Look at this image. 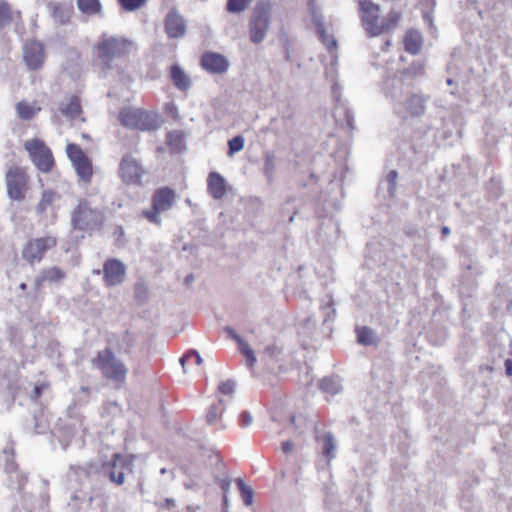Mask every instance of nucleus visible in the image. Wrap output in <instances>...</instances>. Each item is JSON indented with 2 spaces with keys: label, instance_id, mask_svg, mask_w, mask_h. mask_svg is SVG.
Returning a JSON list of instances; mask_svg holds the SVG:
<instances>
[{
  "label": "nucleus",
  "instance_id": "4",
  "mask_svg": "<svg viewBox=\"0 0 512 512\" xmlns=\"http://www.w3.org/2000/svg\"><path fill=\"white\" fill-rule=\"evenodd\" d=\"M93 363L100 369L106 379L119 384H124L126 381L128 368L115 356L111 349L106 348L99 351Z\"/></svg>",
  "mask_w": 512,
  "mask_h": 512
},
{
  "label": "nucleus",
  "instance_id": "47",
  "mask_svg": "<svg viewBox=\"0 0 512 512\" xmlns=\"http://www.w3.org/2000/svg\"><path fill=\"white\" fill-rule=\"evenodd\" d=\"M253 418L249 412H243L240 415V425L242 427H248L252 424Z\"/></svg>",
  "mask_w": 512,
  "mask_h": 512
},
{
  "label": "nucleus",
  "instance_id": "32",
  "mask_svg": "<svg viewBox=\"0 0 512 512\" xmlns=\"http://www.w3.org/2000/svg\"><path fill=\"white\" fill-rule=\"evenodd\" d=\"M56 198V193L53 190H44L42 192L40 201L36 205V212L38 215H44L47 208L53 203Z\"/></svg>",
  "mask_w": 512,
  "mask_h": 512
},
{
  "label": "nucleus",
  "instance_id": "35",
  "mask_svg": "<svg viewBox=\"0 0 512 512\" xmlns=\"http://www.w3.org/2000/svg\"><path fill=\"white\" fill-rule=\"evenodd\" d=\"M374 337L375 332L366 326L357 329V340L360 344L371 345Z\"/></svg>",
  "mask_w": 512,
  "mask_h": 512
},
{
  "label": "nucleus",
  "instance_id": "30",
  "mask_svg": "<svg viewBox=\"0 0 512 512\" xmlns=\"http://www.w3.org/2000/svg\"><path fill=\"white\" fill-rule=\"evenodd\" d=\"M339 116V122H346L350 130L355 129L354 115L352 111L344 104L339 103V107L336 109L335 117Z\"/></svg>",
  "mask_w": 512,
  "mask_h": 512
},
{
  "label": "nucleus",
  "instance_id": "45",
  "mask_svg": "<svg viewBox=\"0 0 512 512\" xmlns=\"http://www.w3.org/2000/svg\"><path fill=\"white\" fill-rule=\"evenodd\" d=\"M397 177H398V173H397V171H395V170H391V171L387 174V182H388V184H389V187H388V193H389L390 195H393V194H394V192H395Z\"/></svg>",
  "mask_w": 512,
  "mask_h": 512
},
{
  "label": "nucleus",
  "instance_id": "26",
  "mask_svg": "<svg viewBox=\"0 0 512 512\" xmlns=\"http://www.w3.org/2000/svg\"><path fill=\"white\" fill-rule=\"evenodd\" d=\"M185 135L180 130H174L167 135V145L172 151L181 152L185 149Z\"/></svg>",
  "mask_w": 512,
  "mask_h": 512
},
{
  "label": "nucleus",
  "instance_id": "18",
  "mask_svg": "<svg viewBox=\"0 0 512 512\" xmlns=\"http://www.w3.org/2000/svg\"><path fill=\"white\" fill-rule=\"evenodd\" d=\"M226 180L218 172H210L207 178L208 192L214 199H222L226 194Z\"/></svg>",
  "mask_w": 512,
  "mask_h": 512
},
{
  "label": "nucleus",
  "instance_id": "53",
  "mask_svg": "<svg viewBox=\"0 0 512 512\" xmlns=\"http://www.w3.org/2000/svg\"><path fill=\"white\" fill-rule=\"evenodd\" d=\"M327 75L331 77L332 81H335L336 71L334 70V68H331V70L327 72Z\"/></svg>",
  "mask_w": 512,
  "mask_h": 512
},
{
  "label": "nucleus",
  "instance_id": "63",
  "mask_svg": "<svg viewBox=\"0 0 512 512\" xmlns=\"http://www.w3.org/2000/svg\"><path fill=\"white\" fill-rule=\"evenodd\" d=\"M83 137H84V138H89V135H87V134H83Z\"/></svg>",
  "mask_w": 512,
  "mask_h": 512
},
{
  "label": "nucleus",
  "instance_id": "43",
  "mask_svg": "<svg viewBox=\"0 0 512 512\" xmlns=\"http://www.w3.org/2000/svg\"><path fill=\"white\" fill-rule=\"evenodd\" d=\"M121 7L128 12L135 11L142 7L147 0H118Z\"/></svg>",
  "mask_w": 512,
  "mask_h": 512
},
{
  "label": "nucleus",
  "instance_id": "12",
  "mask_svg": "<svg viewBox=\"0 0 512 512\" xmlns=\"http://www.w3.org/2000/svg\"><path fill=\"white\" fill-rule=\"evenodd\" d=\"M134 460V455L121 456L118 453L113 454V462L106 467L110 480L118 485L123 484L125 473L133 472Z\"/></svg>",
  "mask_w": 512,
  "mask_h": 512
},
{
  "label": "nucleus",
  "instance_id": "49",
  "mask_svg": "<svg viewBox=\"0 0 512 512\" xmlns=\"http://www.w3.org/2000/svg\"><path fill=\"white\" fill-rule=\"evenodd\" d=\"M293 449H294V443L292 441H284L282 443V451L284 453H286V454L290 453L293 451Z\"/></svg>",
  "mask_w": 512,
  "mask_h": 512
},
{
  "label": "nucleus",
  "instance_id": "21",
  "mask_svg": "<svg viewBox=\"0 0 512 512\" xmlns=\"http://www.w3.org/2000/svg\"><path fill=\"white\" fill-rule=\"evenodd\" d=\"M48 8L54 21L61 25L68 23L73 13V8L70 5L60 3H50Z\"/></svg>",
  "mask_w": 512,
  "mask_h": 512
},
{
  "label": "nucleus",
  "instance_id": "58",
  "mask_svg": "<svg viewBox=\"0 0 512 512\" xmlns=\"http://www.w3.org/2000/svg\"><path fill=\"white\" fill-rule=\"evenodd\" d=\"M295 420H296L295 416H291V418H290L291 424H293L296 427Z\"/></svg>",
  "mask_w": 512,
  "mask_h": 512
},
{
  "label": "nucleus",
  "instance_id": "41",
  "mask_svg": "<svg viewBox=\"0 0 512 512\" xmlns=\"http://www.w3.org/2000/svg\"><path fill=\"white\" fill-rule=\"evenodd\" d=\"M275 171V156L266 153L264 157V174L268 181L271 182Z\"/></svg>",
  "mask_w": 512,
  "mask_h": 512
},
{
  "label": "nucleus",
  "instance_id": "55",
  "mask_svg": "<svg viewBox=\"0 0 512 512\" xmlns=\"http://www.w3.org/2000/svg\"><path fill=\"white\" fill-rule=\"evenodd\" d=\"M441 232L443 235H448L450 233V229L447 226H444Z\"/></svg>",
  "mask_w": 512,
  "mask_h": 512
},
{
  "label": "nucleus",
  "instance_id": "22",
  "mask_svg": "<svg viewBox=\"0 0 512 512\" xmlns=\"http://www.w3.org/2000/svg\"><path fill=\"white\" fill-rule=\"evenodd\" d=\"M423 44L422 34L415 29H410L404 37V47L405 50L412 54L416 55L420 52Z\"/></svg>",
  "mask_w": 512,
  "mask_h": 512
},
{
  "label": "nucleus",
  "instance_id": "2",
  "mask_svg": "<svg viewBox=\"0 0 512 512\" xmlns=\"http://www.w3.org/2000/svg\"><path fill=\"white\" fill-rule=\"evenodd\" d=\"M273 3L269 0H258L252 10L249 21L251 42L259 44L264 41L271 24Z\"/></svg>",
  "mask_w": 512,
  "mask_h": 512
},
{
  "label": "nucleus",
  "instance_id": "33",
  "mask_svg": "<svg viewBox=\"0 0 512 512\" xmlns=\"http://www.w3.org/2000/svg\"><path fill=\"white\" fill-rule=\"evenodd\" d=\"M253 0H227L226 10L232 14H240L251 5Z\"/></svg>",
  "mask_w": 512,
  "mask_h": 512
},
{
  "label": "nucleus",
  "instance_id": "64",
  "mask_svg": "<svg viewBox=\"0 0 512 512\" xmlns=\"http://www.w3.org/2000/svg\"><path fill=\"white\" fill-rule=\"evenodd\" d=\"M510 347H511V353H512V340H511V343H510Z\"/></svg>",
  "mask_w": 512,
  "mask_h": 512
},
{
  "label": "nucleus",
  "instance_id": "61",
  "mask_svg": "<svg viewBox=\"0 0 512 512\" xmlns=\"http://www.w3.org/2000/svg\"><path fill=\"white\" fill-rule=\"evenodd\" d=\"M390 45H391V41H390V40H386V42H385V46H386V47H388V46H390Z\"/></svg>",
  "mask_w": 512,
  "mask_h": 512
},
{
  "label": "nucleus",
  "instance_id": "7",
  "mask_svg": "<svg viewBox=\"0 0 512 512\" xmlns=\"http://www.w3.org/2000/svg\"><path fill=\"white\" fill-rule=\"evenodd\" d=\"M123 126L138 130H155L158 127L156 114L138 108H125L119 114Z\"/></svg>",
  "mask_w": 512,
  "mask_h": 512
},
{
  "label": "nucleus",
  "instance_id": "54",
  "mask_svg": "<svg viewBox=\"0 0 512 512\" xmlns=\"http://www.w3.org/2000/svg\"><path fill=\"white\" fill-rule=\"evenodd\" d=\"M228 494H224L223 495V508L224 509H227L228 508Z\"/></svg>",
  "mask_w": 512,
  "mask_h": 512
},
{
  "label": "nucleus",
  "instance_id": "59",
  "mask_svg": "<svg viewBox=\"0 0 512 512\" xmlns=\"http://www.w3.org/2000/svg\"><path fill=\"white\" fill-rule=\"evenodd\" d=\"M165 501H166L167 504H173L174 503V500H172V499H166Z\"/></svg>",
  "mask_w": 512,
  "mask_h": 512
},
{
  "label": "nucleus",
  "instance_id": "48",
  "mask_svg": "<svg viewBox=\"0 0 512 512\" xmlns=\"http://www.w3.org/2000/svg\"><path fill=\"white\" fill-rule=\"evenodd\" d=\"M220 487L224 494H228L231 486V479L228 476H225L223 479L219 480Z\"/></svg>",
  "mask_w": 512,
  "mask_h": 512
},
{
  "label": "nucleus",
  "instance_id": "8",
  "mask_svg": "<svg viewBox=\"0 0 512 512\" xmlns=\"http://www.w3.org/2000/svg\"><path fill=\"white\" fill-rule=\"evenodd\" d=\"M56 245L57 239L51 235L33 238L23 247L22 258L30 265L40 263L46 251L54 248Z\"/></svg>",
  "mask_w": 512,
  "mask_h": 512
},
{
  "label": "nucleus",
  "instance_id": "42",
  "mask_svg": "<svg viewBox=\"0 0 512 512\" xmlns=\"http://www.w3.org/2000/svg\"><path fill=\"white\" fill-rule=\"evenodd\" d=\"M245 139L241 135H237L228 141V155L233 156L244 148Z\"/></svg>",
  "mask_w": 512,
  "mask_h": 512
},
{
  "label": "nucleus",
  "instance_id": "14",
  "mask_svg": "<svg viewBox=\"0 0 512 512\" xmlns=\"http://www.w3.org/2000/svg\"><path fill=\"white\" fill-rule=\"evenodd\" d=\"M23 60L31 70L40 68L44 61V48L42 43L30 40L23 46Z\"/></svg>",
  "mask_w": 512,
  "mask_h": 512
},
{
  "label": "nucleus",
  "instance_id": "44",
  "mask_svg": "<svg viewBox=\"0 0 512 512\" xmlns=\"http://www.w3.org/2000/svg\"><path fill=\"white\" fill-rule=\"evenodd\" d=\"M236 388V383L234 380H226L219 384L218 390L222 395L225 396H233Z\"/></svg>",
  "mask_w": 512,
  "mask_h": 512
},
{
  "label": "nucleus",
  "instance_id": "34",
  "mask_svg": "<svg viewBox=\"0 0 512 512\" xmlns=\"http://www.w3.org/2000/svg\"><path fill=\"white\" fill-rule=\"evenodd\" d=\"M225 410L223 399H219L217 404L211 405L207 414L206 420L209 424H214L218 415H221Z\"/></svg>",
  "mask_w": 512,
  "mask_h": 512
},
{
  "label": "nucleus",
  "instance_id": "24",
  "mask_svg": "<svg viewBox=\"0 0 512 512\" xmlns=\"http://www.w3.org/2000/svg\"><path fill=\"white\" fill-rule=\"evenodd\" d=\"M77 8L86 16L101 15L102 12L100 0H77Z\"/></svg>",
  "mask_w": 512,
  "mask_h": 512
},
{
  "label": "nucleus",
  "instance_id": "20",
  "mask_svg": "<svg viewBox=\"0 0 512 512\" xmlns=\"http://www.w3.org/2000/svg\"><path fill=\"white\" fill-rule=\"evenodd\" d=\"M64 278L65 272L61 268L53 266L43 269L40 272L36 278L35 285L37 288H40L45 282L56 283L62 281Z\"/></svg>",
  "mask_w": 512,
  "mask_h": 512
},
{
  "label": "nucleus",
  "instance_id": "5",
  "mask_svg": "<svg viewBox=\"0 0 512 512\" xmlns=\"http://www.w3.org/2000/svg\"><path fill=\"white\" fill-rule=\"evenodd\" d=\"M177 201V193L175 190L169 187H160L156 189L152 195V205L151 209L144 210L142 212L143 217H145L150 223L155 225H161V213L169 211L174 207Z\"/></svg>",
  "mask_w": 512,
  "mask_h": 512
},
{
  "label": "nucleus",
  "instance_id": "16",
  "mask_svg": "<svg viewBox=\"0 0 512 512\" xmlns=\"http://www.w3.org/2000/svg\"><path fill=\"white\" fill-rule=\"evenodd\" d=\"M164 25L169 38L178 39L186 34V21L176 9L167 14Z\"/></svg>",
  "mask_w": 512,
  "mask_h": 512
},
{
  "label": "nucleus",
  "instance_id": "15",
  "mask_svg": "<svg viewBox=\"0 0 512 512\" xmlns=\"http://www.w3.org/2000/svg\"><path fill=\"white\" fill-rule=\"evenodd\" d=\"M202 68L210 74H224L229 68L227 58L217 52H205L201 57Z\"/></svg>",
  "mask_w": 512,
  "mask_h": 512
},
{
  "label": "nucleus",
  "instance_id": "23",
  "mask_svg": "<svg viewBox=\"0 0 512 512\" xmlns=\"http://www.w3.org/2000/svg\"><path fill=\"white\" fill-rule=\"evenodd\" d=\"M170 77L175 87L181 91H185L191 86L189 77L178 64L171 66Z\"/></svg>",
  "mask_w": 512,
  "mask_h": 512
},
{
  "label": "nucleus",
  "instance_id": "37",
  "mask_svg": "<svg viewBox=\"0 0 512 512\" xmlns=\"http://www.w3.org/2000/svg\"><path fill=\"white\" fill-rule=\"evenodd\" d=\"M336 440L332 433H327L324 438L323 454L332 459L335 457Z\"/></svg>",
  "mask_w": 512,
  "mask_h": 512
},
{
  "label": "nucleus",
  "instance_id": "9",
  "mask_svg": "<svg viewBox=\"0 0 512 512\" xmlns=\"http://www.w3.org/2000/svg\"><path fill=\"white\" fill-rule=\"evenodd\" d=\"M25 148L35 166L42 172H49L54 164L51 150L39 139H33L25 143Z\"/></svg>",
  "mask_w": 512,
  "mask_h": 512
},
{
  "label": "nucleus",
  "instance_id": "56",
  "mask_svg": "<svg viewBox=\"0 0 512 512\" xmlns=\"http://www.w3.org/2000/svg\"><path fill=\"white\" fill-rule=\"evenodd\" d=\"M194 280V277L192 275H188L185 278V281L187 284L191 283Z\"/></svg>",
  "mask_w": 512,
  "mask_h": 512
},
{
  "label": "nucleus",
  "instance_id": "25",
  "mask_svg": "<svg viewBox=\"0 0 512 512\" xmlns=\"http://www.w3.org/2000/svg\"><path fill=\"white\" fill-rule=\"evenodd\" d=\"M385 92L389 95L394 103L399 100L403 91V81L401 78H388L384 82Z\"/></svg>",
  "mask_w": 512,
  "mask_h": 512
},
{
  "label": "nucleus",
  "instance_id": "11",
  "mask_svg": "<svg viewBox=\"0 0 512 512\" xmlns=\"http://www.w3.org/2000/svg\"><path fill=\"white\" fill-rule=\"evenodd\" d=\"M426 97L422 94H411L404 102L394 103L395 113L403 119L420 117L426 109Z\"/></svg>",
  "mask_w": 512,
  "mask_h": 512
},
{
  "label": "nucleus",
  "instance_id": "36",
  "mask_svg": "<svg viewBox=\"0 0 512 512\" xmlns=\"http://www.w3.org/2000/svg\"><path fill=\"white\" fill-rule=\"evenodd\" d=\"M66 153L71 160L72 164L86 158L87 156L84 154L83 150L80 148V146L68 143L66 146Z\"/></svg>",
  "mask_w": 512,
  "mask_h": 512
},
{
  "label": "nucleus",
  "instance_id": "52",
  "mask_svg": "<svg viewBox=\"0 0 512 512\" xmlns=\"http://www.w3.org/2000/svg\"><path fill=\"white\" fill-rule=\"evenodd\" d=\"M225 331L229 334V336L234 339L235 341H238L239 338H241L236 332L234 329H232L231 327H226L225 328Z\"/></svg>",
  "mask_w": 512,
  "mask_h": 512
},
{
  "label": "nucleus",
  "instance_id": "10",
  "mask_svg": "<svg viewBox=\"0 0 512 512\" xmlns=\"http://www.w3.org/2000/svg\"><path fill=\"white\" fill-rule=\"evenodd\" d=\"M7 194L10 199L21 201L25 197L27 189V175L21 167H10L5 176Z\"/></svg>",
  "mask_w": 512,
  "mask_h": 512
},
{
  "label": "nucleus",
  "instance_id": "40",
  "mask_svg": "<svg viewBox=\"0 0 512 512\" xmlns=\"http://www.w3.org/2000/svg\"><path fill=\"white\" fill-rule=\"evenodd\" d=\"M236 342L241 352L246 356L249 366H253V364L256 362V356L254 354V351L250 348L249 344L243 338H239L238 341Z\"/></svg>",
  "mask_w": 512,
  "mask_h": 512
},
{
  "label": "nucleus",
  "instance_id": "31",
  "mask_svg": "<svg viewBox=\"0 0 512 512\" xmlns=\"http://www.w3.org/2000/svg\"><path fill=\"white\" fill-rule=\"evenodd\" d=\"M320 388L323 392L330 395H336L342 391V385L338 378L326 377L320 382Z\"/></svg>",
  "mask_w": 512,
  "mask_h": 512
},
{
  "label": "nucleus",
  "instance_id": "1",
  "mask_svg": "<svg viewBox=\"0 0 512 512\" xmlns=\"http://www.w3.org/2000/svg\"><path fill=\"white\" fill-rule=\"evenodd\" d=\"M358 13L364 31L371 38L391 33L400 20L396 10L382 15L381 6L371 0H358Z\"/></svg>",
  "mask_w": 512,
  "mask_h": 512
},
{
  "label": "nucleus",
  "instance_id": "60",
  "mask_svg": "<svg viewBox=\"0 0 512 512\" xmlns=\"http://www.w3.org/2000/svg\"><path fill=\"white\" fill-rule=\"evenodd\" d=\"M81 391L82 392H88V387H85V386L81 387Z\"/></svg>",
  "mask_w": 512,
  "mask_h": 512
},
{
  "label": "nucleus",
  "instance_id": "62",
  "mask_svg": "<svg viewBox=\"0 0 512 512\" xmlns=\"http://www.w3.org/2000/svg\"><path fill=\"white\" fill-rule=\"evenodd\" d=\"M166 472H167L166 468H162V469L160 470V473H161V474H165Z\"/></svg>",
  "mask_w": 512,
  "mask_h": 512
},
{
  "label": "nucleus",
  "instance_id": "29",
  "mask_svg": "<svg viewBox=\"0 0 512 512\" xmlns=\"http://www.w3.org/2000/svg\"><path fill=\"white\" fill-rule=\"evenodd\" d=\"M78 176L84 182H89L92 177V165L89 159L86 157L73 164Z\"/></svg>",
  "mask_w": 512,
  "mask_h": 512
},
{
  "label": "nucleus",
  "instance_id": "6",
  "mask_svg": "<svg viewBox=\"0 0 512 512\" xmlns=\"http://www.w3.org/2000/svg\"><path fill=\"white\" fill-rule=\"evenodd\" d=\"M134 47V42L124 37H109L102 39L97 45L99 59L106 66L115 58L126 56Z\"/></svg>",
  "mask_w": 512,
  "mask_h": 512
},
{
  "label": "nucleus",
  "instance_id": "19",
  "mask_svg": "<svg viewBox=\"0 0 512 512\" xmlns=\"http://www.w3.org/2000/svg\"><path fill=\"white\" fill-rule=\"evenodd\" d=\"M313 23L317 29L318 35L322 43L328 50H333L337 46V42L333 35H330L324 26L323 18L320 14H317L314 8H312Z\"/></svg>",
  "mask_w": 512,
  "mask_h": 512
},
{
  "label": "nucleus",
  "instance_id": "46",
  "mask_svg": "<svg viewBox=\"0 0 512 512\" xmlns=\"http://www.w3.org/2000/svg\"><path fill=\"white\" fill-rule=\"evenodd\" d=\"M190 358H194L197 365H201L203 362L201 355L196 350H190L184 357L180 359V363L183 368L185 365V361Z\"/></svg>",
  "mask_w": 512,
  "mask_h": 512
},
{
  "label": "nucleus",
  "instance_id": "3",
  "mask_svg": "<svg viewBox=\"0 0 512 512\" xmlns=\"http://www.w3.org/2000/svg\"><path fill=\"white\" fill-rule=\"evenodd\" d=\"M71 226L73 230L92 231L103 223V214L93 208L86 200H79L77 206L71 211Z\"/></svg>",
  "mask_w": 512,
  "mask_h": 512
},
{
  "label": "nucleus",
  "instance_id": "17",
  "mask_svg": "<svg viewBox=\"0 0 512 512\" xmlns=\"http://www.w3.org/2000/svg\"><path fill=\"white\" fill-rule=\"evenodd\" d=\"M121 175L127 183H139L142 176V168L139 163L131 157H125L121 162Z\"/></svg>",
  "mask_w": 512,
  "mask_h": 512
},
{
  "label": "nucleus",
  "instance_id": "38",
  "mask_svg": "<svg viewBox=\"0 0 512 512\" xmlns=\"http://www.w3.org/2000/svg\"><path fill=\"white\" fill-rule=\"evenodd\" d=\"M13 20L10 5L5 1H0V27L9 25Z\"/></svg>",
  "mask_w": 512,
  "mask_h": 512
},
{
  "label": "nucleus",
  "instance_id": "27",
  "mask_svg": "<svg viewBox=\"0 0 512 512\" xmlns=\"http://www.w3.org/2000/svg\"><path fill=\"white\" fill-rule=\"evenodd\" d=\"M60 110L67 118L71 120L76 119L81 114V105L78 97L71 96L69 102L62 105Z\"/></svg>",
  "mask_w": 512,
  "mask_h": 512
},
{
  "label": "nucleus",
  "instance_id": "50",
  "mask_svg": "<svg viewBox=\"0 0 512 512\" xmlns=\"http://www.w3.org/2000/svg\"><path fill=\"white\" fill-rule=\"evenodd\" d=\"M43 389H44V386L43 385H38V386H35L34 387V390H33V395L32 397L34 399H37L41 396L42 392H43Z\"/></svg>",
  "mask_w": 512,
  "mask_h": 512
},
{
  "label": "nucleus",
  "instance_id": "39",
  "mask_svg": "<svg viewBox=\"0 0 512 512\" xmlns=\"http://www.w3.org/2000/svg\"><path fill=\"white\" fill-rule=\"evenodd\" d=\"M236 483L241 492L244 504L247 506L251 505L253 502V490L249 486L245 485L243 479L241 478H237Z\"/></svg>",
  "mask_w": 512,
  "mask_h": 512
},
{
  "label": "nucleus",
  "instance_id": "57",
  "mask_svg": "<svg viewBox=\"0 0 512 512\" xmlns=\"http://www.w3.org/2000/svg\"><path fill=\"white\" fill-rule=\"evenodd\" d=\"M19 288H20L21 290H25V289L27 288V285H26L25 283H21V284L19 285Z\"/></svg>",
  "mask_w": 512,
  "mask_h": 512
},
{
  "label": "nucleus",
  "instance_id": "13",
  "mask_svg": "<svg viewBox=\"0 0 512 512\" xmlns=\"http://www.w3.org/2000/svg\"><path fill=\"white\" fill-rule=\"evenodd\" d=\"M126 276V266L118 259H108L103 267V279L107 287L120 285Z\"/></svg>",
  "mask_w": 512,
  "mask_h": 512
},
{
  "label": "nucleus",
  "instance_id": "28",
  "mask_svg": "<svg viewBox=\"0 0 512 512\" xmlns=\"http://www.w3.org/2000/svg\"><path fill=\"white\" fill-rule=\"evenodd\" d=\"M16 110L19 118L22 120H30L41 110V108L36 104L21 101L17 104Z\"/></svg>",
  "mask_w": 512,
  "mask_h": 512
},
{
  "label": "nucleus",
  "instance_id": "51",
  "mask_svg": "<svg viewBox=\"0 0 512 512\" xmlns=\"http://www.w3.org/2000/svg\"><path fill=\"white\" fill-rule=\"evenodd\" d=\"M505 371L508 376H512V360L506 359L504 361Z\"/></svg>",
  "mask_w": 512,
  "mask_h": 512
}]
</instances>
